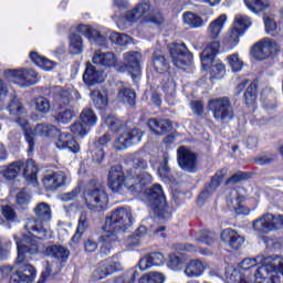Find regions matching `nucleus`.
<instances>
[{"label": "nucleus", "instance_id": "obj_1", "mask_svg": "<svg viewBox=\"0 0 283 283\" xmlns=\"http://www.w3.org/2000/svg\"><path fill=\"white\" fill-rule=\"evenodd\" d=\"M33 211L38 220L28 219L24 226V229L29 231V237L19 240V237L14 235L18 250L15 268L7 265L2 269L4 275H10L9 283L34 282L36 279V269L28 263V253L29 255H34V253L39 252L36 240L52 239V230H50V226H48V222L52 220V208H50V205L40 202Z\"/></svg>", "mask_w": 283, "mask_h": 283}, {"label": "nucleus", "instance_id": "obj_2", "mask_svg": "<svg viewBox=\"0 0 283 283\" xmlns=\"http://www.w3.org/2000/svg\"><path fill=\"white\" fill-rule=\"evenodd\" d=\"M283 275V258L275 256L272 261L264 260L253 274L247 276L237 270H228L226 272L228 283H280V276Z\"/></svg>", "mask_w": 283, "mask_h": 283}, {"label": "nucleus", "instance_id": "obj_3", "mask_svg": "<svg viewBox=\"0 0 283 283\" xmlns=\"http://www.w3.org/2000/svg\"><path fill=\"white\" fill-rule=\"evenodd\" d=\"M132 227V210L129 208H117L106 217L103 227L104 234L101 237V255H107L112 251V244L118 242V233L127 231Z\"/></svg>", "mask_w": 283, "mask_h": 283}, {"label": "nucleus", "instance_id": "obj_4", "mask_svg": "<svg viewBox=\"0 0 283 283\" xmlns=\"http://www.w3.org/2000/svg\"><path fill=\"white\" fill-rule=\"evenodd\" d=\"M103 125H107L108 129L112 132H119L113 146L117 151L128 149V147H132V145H138V143H140L143 139V132H140L138 128H123V122H120L114 115L103 117Z\"/></svg>", "mask_w": 283, "mask_h": 283}, {"label": "nucleus", "instance_id": "obj_5", "mask_svg": "<svg viewBox=\"0 0 283 283\" xmlns=\"http://www.w3.org/2000/svg\"><path fill=\"white\" fill-rule=\"evenodd\" d=\"M220 50V42L212 41L205 48L201 53V65L202 70H209L212 78H224L227 74V66L222 61L217 60L213 63V59H216V54Z\"/></svg>", "mask_w": 283, "mask_h": 283}, {"label": "nucleus", "instance_id": "obj_6", "mask_svg": "<svg viewBox=\"0 0 283 283\" xmlns=\"http://www.w3.org/2000/svg\"><path fill=\"white\" fill-rule=\"evenodd\" d=\"M83 200L88 211L98 213L107 209V205H109V195H107L105 186L95 184L84 190Z\"/></svg>", "mask_w": 283, "mask_h": 283}, {"label": "nucleus", "instance_id": "obj_7", "mask_svg": "<svg viewBox=\"0 0 283 283\" xmlns=\"http://www.w3.org/2000/svg\"><path fill=\"white\" fill-rule=\"evenodd\" d=\"M17 125L24 132L25 140L29 145V151H34V137L42 136L43 138H50L59 132L52 124H36L34 129L30 127V122L27 118L20 117L15 120Z\"/></svg>", "mask_w": 283, "mask_h": 283}, {"label": "nucleus", "instance_id": "obj_8", "mask_svg": "<svg viewBox=\"0 0 283 283\" xmlns=\"http://www.w3.org/2000/svg\"><path fill=\"white\" fill-rule=\"evenodd\" d=\"M78 34L85 36L94 45L105 48L107 45V39L112 41V30L109 29H95L87 24H80L76 28Z\"/></svg>", "mask_w": 283, "mask_h": 283}, {"label": "nucleus", "instance_id": "obj_9", "mask_svg": "<svg viewBox=\"0 0 283 283\" xmlns=\"http://www.w3.org/2000/svg\"><path fill=\"white\" fill-rule=\"evenodd\" d=\"M208 109L212 112L216 120L233 118V106L228 97L212 98L208 102Z\"/></svg>", "mask_w": 283, "mask_h": 283}, {"label": "nucleus", "instance_id": "obj_10", "mask_svg": "<svg viewBox=\"0 0 283 283\" xmlns=\"http://www.w3.org/2000/svg\"><path fill=\"white\" fill-rule=\"evenodd\" d=\"M275 52H280V46L275 43V41L265 38L259 42H256L251 48V56L256 59V61H266L271 54H275Z\"/></svg>", "mask_w": 283, "mask_h": 283}, {"label": "nucleus", "instance_id": "obj_11", "mask_svg": "<svg viewBox=\"0 0 283 283\" xmlns=\"http://www.w3.org/2000/svg\"><path fill=\"white\" fill-rule=\"evenodd\" d=\"M170 56L172 59L174 65L182 70V67H187V65H191V60L193 55L189 53V49L185 43H176L169 46Z\"/></svg>", "mask_w": 283, "mask_h": 283}, {"label": "nucleus", "instance_id": "obj_12", "mask_svg": "<svg viewBox=\"0 0 283 283\" xmlns=\"http://www.w3.org/2000/svg\"><path fill=\"white\" fill-rule=\"evenodd\" d=\"M153 178L149 172L143 170L138 171H128L127 174V185L128 191L130 193H139L143 191V187L146 185H151Z\"/></svg>", "mask_w": 283, "mask_h": 283}, {"label": "nucleus", "instance_id": "obj_13", "mask_svg": "<svg viewBox=\"0 0 283 283\" xmlns=\"http://www.w3.org/2000/svg\"><path fill=\"white\" fill-rule=\"evenodd\" d=\"M9 76L13 83L21 85V87H30V85H36L39 83V74L34 70H12L9 72Z\"/></svg>", "mask_w": 283, "mask_h": 283}, {"label": "nucleus", "instance_id": "obj_14", "mask_svg": "<svg viewBox=\"0 0 283 283\" xmlns=\"http://www.w3.org/2000/svg\"><path fill=\"white\" fill-rule=\"evenodd\" d=\"M177 160L180 169L182 171H188L193 174L196 171V165H198V159L196 153L191 151L189 148L181 146L177 150Z\"/></svg>", "mask_w": 283, "mask_h": 283}, {"label": "nucleus", "instance_id": "obj_15", "mask_svg": "<svg viewBox=\"0 0 283 283\" xmlns=\"http://www.w3.org/2000/svg\"><path fill=\"white\" fill-rule=\"evenodd\" d=\"M124 65L128 74H130L133 81L136 83L140 78V59L139 52L128 51L123 54Z\"/></svg>", "mask_w": 283, "mask_h": 283}, {"label": "nucleus", "instance_id": "obj_16", "mask_svg": "<svg viewBox=\"0 0 283 283\" xmlns=\"http://www.w3.org/2000/svg\"><path fill=\"white\" fill-rule=\"evenodd\" d=\"M108 187L112 191L120 193L125 187L129 189L127 185V177L125 178V172H123V167L113 166L108 172Z\"/></svg>", "mask_w": 283, "mask_h": 283}, {"label": "nucleus", "instance_id": "obj_17", "mask_svg": "<svg viewBox=\"0 0 283 283\" xmlns=\"http://www.w3.org/2000/svg\"><path fill=\"white\" fill-rule=\"evenodd\" d=\"M42 182L49 191H56L60 187H64L67 182V175L63 171H49L44 175Z\"/></svg>", "mask_w": 283, "mask_h": 283}, {"label": "nucleus", "instance_id": "obj_18", "mask_svg": "<svg viewBox=\"0 0 283 283\" xmlns=\"http://www.w3.org/2000/svg\"><path fill=\"white\" fill-rule=\"evenodd\" d=\"M165 264V255L160 252H153L143 256L137 266L142 271H149L154 266H163Z\"/></svg>", "mask_w": 283, "mask_h": 283}, {"label": "nucleus", "instance_id": "obj_19", "mask_svg": "<svg viewBox=\"0 0 283 283\" xmlns=\"http://www.w3.org/2000/svg\"><path fill=\"white\" fill-rule=\"evenodd\" d=\"M55 145L61 151H63V149H67L69 151H72V154H78L81 151L78 142L74 139L73 135L67 133L60 134Z\"/></svg>", "mask_w": 283, "mask_h": 283}, {"label": "nucleus", "instance_id": "obj_20", "mask_svg": "<svg viewBox=\"0 0 283 283\" xmlns=\"http://www.w3.org/2000/svg\"><path fill=\"white\" fill-rule=\"evenodd\" d=\"M244 188H234L231 189L228 195V207L238 216L244 213L242 211V200H244Z\"/></svg>", "mask_w": 283, "mask_h": 283}, {"label": "nucleus", "instance_id": "obj_21", "mask_svg": "<svg viewBox=\"0 0 283 283\" xmlns=\"http://www.w3.org/2000/svg\"><path fill=\"white\" fill-rule=\"evenodd\" d=\"M224 176H227V169L223 168L212 177L210 186L199 195L197 200L198 205H205V201L211 196V192L220 187V184L224 180Z\"/></svg>", "mask_w": 283, "mask_h": 283}, {"label": "nucleus", "instance_id": "obj_22", "mask_svg": "<svg viewBox=\"0 0 283 283\" xmlns=\"http://www.w3.org/2000/svg\"><path fill=\"white\" fill-rule=\"evenodd\" d=\"M221 240L226 242V244H229L231 249H234V251H238V249L244 244V237L238 234V232L231 228L221 232Z\"/></svg>", "mask_w": 283, "mask_h": 283}, {"label": "nucleus", "instance_id": "obj_23", "mask_svg": "<svg viewBox=\"0 0 283 283\" xmlns=\"http://www.w3.org/2000/svg\"><path fill=\"white\" fill-rule=\"evenodd\" d=\"M45 254L57 260L60 266H63L70 260V250L63 245H49L45 249Z\"/></svg>", "mask_w": 283, "mask_h": 283}, {"label": "nucleus", "instance_id": "obj_24", "mask_svg": "<svg viewBox=\"0 0 283 283\" xmlns=\"http://www.w3.org/2000/svg\"><path fill=\"white\" fill-rule=\"evenodd\" d=\"M93 63L102 67H116L118 60L113 52L96 51L93 55Z\"/></svg>", "mask_w": 283, "mask_h": 283}, {"label": "nucleus", "instance_id": "obj_25", "mask_svg": "<svg viewBox=\"0 0 283 283\" xmlns=\"http://www.w3.org/2000/svg\"><path fill=\"white\" fill-rule=\"evenodd\" d=\"M227 14H221L212 22H210L207 28L208 36L213 40L219 39L222 34V30H224V25H227Z\"/></svg>", "mask_w": 283, "mask_h": 283}, {"label": "nucleus", "instance_id": "obj_26", "mask_svg": "<svg viewBox=\"0 0 283 283\" xmlns=\"http://www.w3.org/2000/svg\"><path fill=\"white\" fill-rule=\"evenodd\" d=\"M207 269H209L207 262L200 260H191L187 264L184 273L187 277H200V275H203Z\"/></svg>", "mask_w": 283, "mask_h": 283}, {"label": "nucleus", "instance_id": "obj_27", "mask_svg": "<svg viewBox=\"0 0 283 283\" xmlns=\"http://www.w3.org/2000/svg\"><path fill=\"white\" fill-rule=\"evenodd\" d=\"M273 214L265 213L252 222V229H254L256 233H271V231H273V226H271Z\"/></svg>", "mask_w": 283, "mask_h": 283}, {"label": "nucleus", "instance_id": "obj_28", "mask_svg": "<svg viewBox=\"0 0 283 283\" xmlns=\"http://www.w3.org/2000/svg\"><path fill=\"white\" fill-rule=\"evenodd\" d=\"M182 21L184 25L191 28V30H200V28H205L207 23V20H203L202 17L191 11L182 13Z\"/></svg>", "mask_w": 283, "mask_h": 283}, {"label": "nucleus", "instance_id": "obj_29", "mask_svg": "<svg viewBox=\"0 0 283 283\" xmlns=\"http://www.w3.org/2000/svg\"><path fill=\"white\" fill-rule=\"evenodd\" d=\"M22 171L29 185H33V187H36V185H39V180L36 178V174H39V168H36V164H34V160L29 159L24 161Z\"/></svg>", "mask_w": 283, "mask_h": 283}, {"label": "nucleus", "instance_id": "obj_30", "mask_svg": "<svg viewBox=\"0 0 283 283\" xmlns=\"http://www.w3.org/2000/svg\"><path fill=\"white\" fill-rule=\"evenodd\" d=\"M83 81L85 85H96V83H103L104 77L103 73L99 71H96V67L88 63H86V70L83 74Z\"/></svg>", "mask_w": 283, "mask_h": 283}, {"label": "nucleus", "instance_id": "obj_31", "mask_svg": "<svg viewBox=\"0 0 283 283\" xmlns=\"http://www.w3.org/2000/svg\"><path fill=\"white\" fill-rule=\"evenodd\" d=\"M117 101L126 103V105H136V92L132 91L129 85L125 83L119 84V91L117 94Z\"/></svg>", "mask_w": 283, "mask_h": 283}, {"label": "nucleus", "instance_id": "obj_32", "mask_svg": "<svg viewBox=\"0 0 283 283\" xmlns=\"http://www.w3.org/2000/svg\"><path fill=\"white\" fill-rule=\"evenodd\" d=\"M148 127L157 136H163V134L171 130V123L168 119H149Z\"/></svg>", "mask_w": 283, "mask_h": 283}, {"label": "nucleus", "instance_id": "obj_33", "mask_svg": "<svg viewBox=\"0 0 283 283\" xmlns=\"http://www.w3.org/2000/svg\"><path fill=\"white\" fill-rule=\"evenodd\" d=\"M91 98L96 109H105V107H107V104H108L107 90L101 88V90L93 91L91 93Z\"/></svg>", "mask_w": 283, "mask_h": 283}, {"label": "nucleus", "instance_id": "obj_34", "mask_svg": "<svg viewBox=\"0 0 283 283\" xmlns=\"http://www.w3.org/2000/svg\"><path fill=\"white\" fill-rule=\"evenodd\" d=\"M88 223H87V212H81L77 229L75 231V234L72 238V242L74 244H78L81 242V239L83 238V234L87 230Z\"/></svg>", "mask_w": 283, "mask_h": 283}, {"label": "nucleus", "instance_id": "obj_35", "mask_svg": "<svg viewBox=\"0 0 283 283\" xmlns=\"http://www.w3.org/2000/svg\"><path fill=\"white\" fill-rule=\"evenodd\" d=\"M24 165L25 161L23 160L14 161L9 165L3 171L4 178H7V180H14V178H17V176H19L23 170Z\"/></svg>", "mask_w": 283, "mask_h": 283}, {"label": "nucleus", "instance_id": "obj_36", "mask_svg": "<svg viewBox=\"0 0 283 283\" xmlns=\"http://www.w3.org/2000/svg\"><path fill=\"white\" fill-rule=\"evenodd\" d=\"M7 109L11 116H19V118H25L23 115L25 114V107H23V103L17 97H14L9 105L7 106ZM19 118L17 120H19Z\"/></svg>", "mask_w": 283, "mask_h": 283}, {"label": "nucleus", "instance_id": "obj_37", "mask_svg": "<svg viewBox=\"0 0 283 283\" xmlns=\"http://www.w3.org/2000/svg\"><path fill=\"white\" fill-rule=\"evenodd\" d=\"M69 52L73 55L83 53V38L78 34H72L69 42Z\"/></svg>", "mask_w": 283, "mask_h": 283}, {"label": "nucleus", "instance_id": "obj_38", "mask_svg": "<svg viewBox=\"0 0 283 283\" xmlns=\"http://www.w3.org/2000/svg\"><path fill=\"white\" fill-rule=\"evenodd\" d=\"M80 118L81 123L85 127H94V125L98 123V117H96V114H94V111H92L91 108L83 109L80 115Z\"/></svg>", "mask_w": 283, "mask_h": 283}, {"label": "nucleus", "instance_id": "obj_39", "mask_svg": "<svg viewBox=\"0 0 283 283\" xmlns=\"http://www.w3.org/2000/svg\"><path fill=\"white\" fill-rule=\"evenodd\" d=\"M146 195L150 200H155L156 202H165L166 200L165 191L159 184H155L150 189L146 190Z\"/></svg>", "mask_w": 283, "mask_h": 283}, {"label": "nucleus", "instance_id": "obj_40", "mask_svg": "<svg viewBox=\"0 0 283 283\" xmlns=\"http://www.w3.org/2000/svg\"><path fill=\"white\" fill-rule=\"evenodd\" d=\"M187 259L184 255L170 254L168 259V268L171 271H182Z\"/></svg>", "mask_w": 283, "mask_h": 283}, {"label": "nucleus", "instance_id": "obj_41", "mask_svg": "<svg viewBox=\"0 0 283 283\" xmlns=\"http://www.w3.org/2000/svg\"><path fill=\"white\" fill-rule=\"evenodd\" d=\"M166 280L165 274L160 272H150L142 275L138 283H165Z\"/></svg>", "mask_w": 283, "mask_h": 283}, {"label": "nucleus", "instance_id": "obj_42", "mask_svg": "<svg viewBox=\"0 0 283 283\" xmlns=\"http://www.w3.org/2000/svg\"><path fill=\"white\" fill-rule=\"evenodd\" d=\"M226 61H227L230 70H232V72H241L242 71V66L244 65V62L242 61V59H240V54L232 53L226 57Z\"/></svg>", "mask_w": 283, "mask_h": 283}, {"label": "nucleus", "instance_id": "obj_43", "mask_svg": "<svg viewBox=\"0 0 283 283\" xmlns=\"http://www.w3.org/2000/svg\"><path fill=\"white\" fill-rule=\"evenodd\" d=\"M242 31L234 29V27L227 33L223 43L226 45H230L231 48H234V45H238L240 43V36H242Z\"/></svg>", "mask_w": 283, "mask_h": 283}, {"label": "nucleus", "instance_id": "obj_44", "mask_svg": "<svg viewBox=\"0 0 283 283\" xmlns=\"http://www.w3.org/2000/svg\"><path fill=\"white\" fill-rule=\"evenodd\" d=\"M128 158L132 160L133 169L130 171H145L147 169V161L143 159L140 156V153H134L133 155H129Z\"/></svg>", "mask_w": 283, "mask_h": 283}, {"label": "nucleus", "instance_id": "obj_45", "mask_svg": "<svg viewBox=\"0 0 283 283\" xmlns=\"http://www.w3.org/2000/svg\"><path fill=\"white\" fill-rule=\"evenodd\" d=\"M153 65L156 72H159V74H163V72H167V70H169V64L167 63V60H165V56L158 53L154 54Z\"/></svg>", "mask_w": 283, "mask_h": 283}, {"label": "nucleus", "instance_id": "obj_46", "mask_svg": "<svg viewBox=\"0 0 283 283\" xmlns=\"http://www.w3.org/2000/svg\"><path fill=\"white\" fill-rule=\"evenodd\" d=\"M111 41L116 45L125 46L132 43V38L125 33H116L114 31H111Z\"/></svg>", "mask_w": 283, "mask_h": 283}, {"label": "nucleus", "instance_id": "obj_47", "mask_svg": "<svg viewBox=\"0 0 283 283\" xmlns=\"http://www.w3.org/2000/svg\"><path fill=\"white\" fill-rule=\"evenodd\" d=\"M235 30H241V34H244V30L251 28V19L247 15H235L234 18V27Z\"/></svg>", "mask_w": 283, "mask_h": 283}, {"label": "nucleus", "instance_id": "obj_48", "mask_svg": "<svg viewBox=\"0 0 283 283\" xmlns=\"http://www.w3.org/2000/svg\"><path fill=\"white\" fill-rule=\"evenodd\" d=\"M244 98H245L247 105L255 104V101L258 98V86L255 85V83L249 84L247 92L244 93Z\"/></svg>", "mask_w": 283, "mask_h": 283}, {"label": "nucleus", "instance_id": "obj_49", "mask_svg": "<svg viewBox=\"0 0 283 283\" xmlns=\"http://www.w3.org/2000/svg\"><path fill=\"white\" fill-rule=\"evenodd\" d=\"M134 9L137 12V17H139L140 21H147L149 19V12L151 11V6H149V3H139Z\"/></svg>", "mask_w": 283, "mask_h": 283}, {"label": "nucleus", "instance_id": "obj_50", "mask_svg": "<svg viewBox=\"0 0 283 283\" xmlns=\"http://www.w3.org/2000/svg\"><path fill=\"white\" fill-rule=\"evenodd\" d=\"M195 240L202 244H213V233L207 230H201L195 234Z\"/></svg>", "mask_w": 283, "mask_h": 283}, {"label": "nucleus", "instance_id": "obj_51", "mask_svg": "<svg viewBox=\"0 0 283 283\" xmlns=\"http://www.w3.org/2000/svg\"><path fill=\"white\" fill-rule=\"evenodd\" d=\"M74 116H76V112L72 108H67L57 114L56 120L62 125H67V123H70Z\"/></svg>", "mask_w": 283, "mask_h": 283}, {"label": "nucleus", "instance_id": "obj_52", "mask_svg": "<svg viewBox=\"0 0 283 283\" xmlns=\"http://www.w3.org/2000/svg\"><path fill=\"white\" fill-rule=\"evenodd\" d=\"M147 233V228L145 226H140L137 231L128 239V244H132L133 247H138L140 244V240L145 238V234Z\"/></svg>", "mask_w": 283, "mask_h": 283}, {"label": "nucleus", "instance_id": "obj_53", "mask_svg": "<svg viewBox=\"0 0 283 283\" xmlns=\"http://www.w3.org/2000/svg\"><path fill=\"white\" fill-rule=\"evenodd\" d=\"M270 4L266 0H256L253 4H250L248 7V10L253 12L254 14H260V12H264L265 10H269Z\"/></svg>", "mask_w": 283, "mask_h": 283}, {"label": "nucleus", "instance_id": "obj_54", "mask_svg": "<svg viewBox=\"0 0 283 283\" xmlns=\"http://www.w3.org/2000/svg\"><path fill=\"white\" fill-rule=\"evenodd\" d=\"M71 132L76 138H84V136H87V126L81 122H75L71 126Z\"/></svg>", "mask_w": 283, "mask_h": 283}, {"label": "nucleus", "instance_id": "obj_55", "mask_svg": "<svg viewBox=\"0 0 283 283\" xmlns=\"http://www.w3.org/2000/svg\"><path fill=\"white\" fill-rule=\"evenodd\" d=\"M35 109L39 114H49L50 113V101L45 97H39L35 99Z\"/></svg>", "mask_w": 283, "mask_h": 283}, {"label": "nucleus", "instance_id": "obj_56", "mask_svg": "<svg viewBox=\"0 0 283 283\" xmlns=\"http://www.w3.org/2000/svg\"><path fill=\"white\" fill-rule=\"evenodd\" d=\"M258 264H260V260L255 258H247L241 262L240 269H242V271H251V269L258 266Z\"/></svg>", "mask_w": 283, "mask_h": 283}, {"label": "nucleus", "instance_id": "obj_57", "mask_svg": "<svg viewBox=\"0 0 283 283\" xmlns=\"http://www.w3.org/2000/svg\"><path fill=\"white\" fill-rule=\"evenodd\" d=\"M157 174L159 178H169L171 174V168H169V165H167V157L164 158V163L160 164L159 168L157 169Z\"/></svg>", "mask_w": 283, "mask_h": 283}, {"label": "nucleus", "instance_id": "obj_58", "mask_svg": "<svg viewBox=\"0 0 283 283\" xmlns=\"http://www.w3.org/2000/svg\"><path fill=\"white\" fill-rule=\"evenodd\" d=\"M104 266L108 272V275H112V273H118V271H123V264H120V261H111L105 263Z\"/></svg>", "mask_w": 283, "mask_h": 283}, {"label": "nucleus", "instance_id": "obj_59", "mask_svg": "<svg viewBox=\"0 0 283 283\" xmlns=\"http://www.w3.org/2000/svg\"><path fill=\"white\" fill-rule=\"evenodd\" d=\"M78 193H81V187L74 188L71 192L62 193L60 198L63 202H70L72 200H76V198H78Z\"/></svg>", "mask_w": 283, "mask_h": 283}, {"label": "nucleus", "instance_id": "obj_60", "mask_svg": "<svg viewBox=\"0 0 283 283\" xmlns=\"http://www.w3.org/2000/svg\"><path fill=\"white\" fill-rule=\"evenodd\" d=\"M123 19L127 23H138V21H140V18H139L138 13L136 12V9H134V8L132 10L126 11Z\"/></svg>", "mask_w": 283, "mask_h": 283}, {"label": "nucleus", "instance_id": "obj_61", "mask_svg": "<svg viewBox=\"0 0 283 283\" xmlns=\"http://www.w3.org/2000/svg\"><path fill=\"white\" fill-rule=\"evenodd\" d=\"M2 216L8 222H14L17 220V212L10 206L2 207Z\"/></svg>", "mask_w": 283, "mask_h": 283}, {"label": "nucleus", "instance_id": "obj_62", "mask_svg": "<svg viewBox=\"0 0 283 283\" xmlns=\"http://www.w3.org/2000/svg\"><path fill=\"white\" fill-rule=\"evenodd\" d=\"M107 275H109V273L107 272V269H105V264H102L99 268H97L93 272V280H94V282H96L98 280H105V277H107Z\"/></svg>", "mask_w": 283, "mask_h": 283}, {"label": "nucleus", "instance_id": "obj_63", "mask_svg": "<svg viewBox=\"0 0 283 283\" xmlns=\"http://www.w3.org/2000/svg\"><path fill=\"white\" fill-rule=\"evenodd\" d=\"M272 231H277V229H283V216L282 214H272Z\"/></svg>", "mask_w": 283, "mask_h": 283}, {"label": "nucleus", "instance_id": "obj_64", "mask_svg": "<svg viewBox=\"0 0 283 283\" xmlns=\"http://www.w3.org/2000/svg\"><path fill=\"white\" fill-rule=\"evenodd\" d=\"M138 275H140V273H138V270L136 268L128 270L125 274V283L136 282Z\"/></svg>", "mask_w": 283, "mask_h": 283}]
</instances>
